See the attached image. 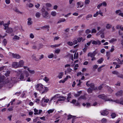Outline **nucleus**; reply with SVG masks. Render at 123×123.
I'll return each instance as SVG.
<instances>
[{
	"label": "nucleus",
	"instance_id": "f257e3e1",
	"mask_svg": "<svg viewBox=\"0 0 123 123\" xmlns=\"http://www.w3.org/2000/svg\"><path fill=\"white\" fill-rule=\"evenodd\" d=\"M35 88L37 90L41 93L42 94L46 93L48 90L49 89L47 87H44L41 84H37L35 86Z\"/></svg>",
	"mask_w": 123,
	"mask_h": 123
},
{
	"label": "nucleus",
	"instance_id": "f03ea898",
	"mask_svg": "<svg viewBox=\"0 0 123 123\" xmlns=\"http://www.w3.org/2000/svg\"><path fill=\"white\" fill-rule=\"evenodd\" d=\"M98 97L104 100L105 101H113L110 98H107V96L104 94L99 95Z\"/></svg>",
	"mask_w": 123,
	"mask_h": 123
},
{
	"label": "nucleus",
	"instance_id": "7ed1b4c3",
	"mask_svg": "<svg viewBox=\"0 0 123 123\" xmlns=\"http://www.w3.org/2000/svg\"><path fill=\"white\" fill-rule=\"evenodd\" d=\"M43 17L47 19H49L50 18V17L49 16L48 12H46L42 13Z\"/></svg>",
	"mask_w": 123,
	"mask_h": 123
},
{
	"label": "nucleus",
	"instance_id": "20e7f679",
	"mask_svg": "<svg viewBox=\"0 0 123 123\" xmlns=\"http://www.w3.org/2000/svg\"><path fill=\"white\" fill-rule=\"evenodd\" d=\"M18 63L17 62H13L12 63V66L13 68H19Z\"/></svg>",
	"mask_w": 123,
	"mask_h": 123
},
{
	"label": "nucleus",
	"instance_id": "39448f33",
	"mask_svg": "<svg viewBox=\"0 0 123 123\" xmlns=\"http://www.w3.org/2000/svg\"><path fill=\"white\" fill-rule=\"evenodd\" d=\"M12 55L13 58L16 59H18L21 58L20 56L17 54H14V53H12Z\"/></svg>",
	"mask_w": 123,
	"mask_h": 123
},
{
	"label": "nucleus",
	"instance_id": "423d86ee",
	"mask_svg": "<svg viewBox=\"0 0 123 123\" xmlns=\"http://www.w3.org/2000/svg\"><path fill=\"white\" fill-rule=\"evenodd\" d=\"M59 98L58 99V101H64L66 99V97L63 96H60Z\"/></svg>",
	"mask_w": 123,
	"mask_h": 123
},
{
	"label": "nucleus",
	"instance_id": "0eeeda50",
	"mask_svg": "<svg viewBox=\"0 0 123 123\" xmlns=\"http://www.w3.org/2000/svg\"><path fill=\"white\" fill-rule=\"evenodd\" d=\"M123 91L122 90H121L117 92L116 94L117 96H122V95Z\"/></svg>",
	"mask_w": 123,
	"mask_h": 123
},
{
	"label": "nucleus",
	"instance_id": "6e6552de",
	"mask_svg": "<svg viewBox=\"0 0 123 123\" xmlns=\"http://www.w3.org/2000/svg\"><path fill=\"white\" fill-rule=\"evenodd\" d=\"M60 94H57L55 95L53 97H52L51 99L50 100V101H51V100H53L54 98H59L60 97Z\"/></svg>",
	"mask_w": 123,
	"mask_h": 123
},
{
	"label": "nucleus",
	"instance_id": "1a4fd4ad",
	"mask_svg": "<svg viewBox=\"0 0 123 123\" xmlns=\"http://www.w3.org/2000/svg\"><path fill=\"white\" fill-rule=\"evenodd\" d=\"M13 30L11 28L8 27L6 32L7 33H10L12 32Z\"/></svg>",
	"mask_w": 123,
	"mask_h": 123
},
{
	"label": "nucleus",
	"instance_id": "9d476101",
	"mask_svg": "<svg viewBox=\"0 0 123 123\" xmlns=\"http://www.w3.org/2000/svg\"><path fill=\"white\" fill-rule=\"evenodd\" d=\"M18 63H19L18 64L19 68L21 67H23V66L24 62L23 61L21 60Z\"/></svg>",
	"mask_w": 123,
	"mask_h": 123
},
{
	"label": "nucleus",
	"instance_id": "9b49d317",
	"mask_svg": "<svg viewBox=\"0 0 123 123\" xmlns=\"http://www.w3.org/2000/svg\"><path fill=\"white\" fill-rule=\"evenodd\" d=\"M49 25H45L41 27V28L42 29L44 30L45 29H48V31H49Z\"/></svg>",
	"mask_w": 123,
	"mask_h": 123
},
{
	"label": "nucleus",
	"instance_id": "f8f14e48",
	"mask_svg": "<svg viewBox=\"0 0 123 123\" xmlns=\"http://www.w3.org/2000/svg\"><path fill=\"white\" fill-rule=\"evenodd\" d=\"M109 113V112L107 111H102L101 113V115H106Z\"/></svg>",
	"mask_w": 123,
	"mask_h": 123
},
{
	"label": "nucleus",
	"instance_id": "ddd939ff",
	"mask_svg": "<svg viewBox=\"0 0 123 123\" xmlns=\"http://www.w3.org/2000/svg\"><path fill=\"white\" fill-rule=\"evenodd\" d=\"M92 14H88L86 17V18L87 20H89L90 18H91L92 17Z\"/></svg>",
	"mask_w": 123,
	"mask_h": 123
},
{
	"label": "nucleus",
	"instance_id": "4468645a",
	"mask_svg": "<svg viewBox=\"0 0 123 123\" xmlns=\"http://www.w3.org/2000/svg\"><path fill=\"white\" fill-rule=\"evenodd\" d=\"M81 99L86 100V98L85 95L81 96L78 98V100H80Z\"/></svg>",
	"mask_w": 123,
	"mask_h": 123
},
{
	"label": "nucleus",
	"instance_id": "2eb2a0df",
	"mask_svg": "<svg viewBox=\"0 0 123 123\" xmlns=\"http://www.w3.org/2000/svg\"><path fill=\"white\" fill-rule=\"evenodd\" d=\"M32 57L33 59L35 61H39L38 58H36V56L35 55H32Z\"/></svg>",
	"mask_w": 123,
	"mask_h": 123
},
{
	"label": "nucleus",
	"instance_id": "dca6fc26",
	"mask_svg": "<svg viewBox=\"0 0 123 123\" xmlns=\"http://www.w3.org/2000/svg\"><path fill=\"white\" fill-rule=\"evenodd\" d=\"M44 100V102L45 103H48L49 101V100L48 99H45L44 98H43L41 100V102L42 103L43 101Z\"/></svg>",
	"mask_w": 123,
	"mask_h": 123
},
{
	"label": "nucleus",
	"instance_id": "f3484780",
	"mask_svg": "<svg viewBox=\"0 0 123 123\" xmlns=\"http://www.w3.org/2000/svg\"><path fill=\"white\" fill-rule=\"evenodd\" d=\"M63 72H61L59 73L58 75V77L59 79H61L62 77V76L63 75Z\"/></svg>",
	"mask_w": 123,
	"mask_h": 123
},
{
	"label": "nucleus",
	"instance_id": "a211bd4d",
	"mask_svg": "<svg viewBox=\"0 0 123 123\" xmlns=\"http://www.w3.org/2000/svg\"><path fill=\"white\" fill-rule=\"evenodd\" d=\"M90 87L91 88H92V89H93L94 90H95V89L94 88V84L93 83H91L90 84Z\"/></svg>",
	"mask_w": 123,
	"mask_h": 123
},
{
	"label": "nucleus",
	"instance_id": "6ab92c4d",
	"mask_svg": "<svg viewBox=\"0 0 123 123\" xmlns=\"http://www.w3.org/2000/svg\"><path fill=\"white\" fill-rule=\"evenodd\" d=\"M27 70L29 71V72L30 73L32 74H34L35 72V71L34 70H31L29 68H28Z\"/></svg>",
	"mask_w": 123,
	"mask_h": 123
},
{
	"label": "nucleus",
	"instance_id": "aec40b11",
	"mask_svg": "<svg viewBox=\"0 0 123 123\" xmlns=\"http://www.w3.org/2000/svg\"><path fill=\"white\" fill-rule=\"evenodd\" d=\"M112 25L108 24L106 25V28L107 29H109L111 27Z\"/></svg>",
	"mask_w": 123,
	"mask_h": 123
},
{
	"label": "nucleus",
	"instance_id": "412c9836",
	"mask_svg": "<svg viewBox=\"0 0 123 123\" xmlns=\"http://www.w3.org/2000/svg\"><path fill=\"white\" fill-rule=\"evenodd\" d=\"M103 60H104L103 58H101L100 59H99L98 61L97 62H98L99 63H101L103 61Z\"/></svg>",
	"mask_w": 123,
	"mask_h": 123
},
{
	"label": "nucleus",
	"instance_id": "4be33fe9",
	"mask_svg": "<svg viewBox=\"0 0 123 123\" xmlns=\"http://www.w3.org/2000/svg\"><path fill=\"white\" fill-rule=\"evenodd\" d=\"M78 57V54L77 53L76 54L75 53L74 55V58L75 59V58L77 59Z\"/></svg>",
	"mask_w": 123,
	"mask_h": 123
},
{
	"label": "nucleus",
	"instance_id": "5701e85b",
	"mask_svg": "<svg viewBox=\"0 0 123 123\" xmlns=\"http://www.w3.org/2000/svg\"><path fill=\"white\" fill-rule=\"evenodd\" d=\"M66 20L64 18H62V19H61L58 21L57 23H58L61 22H64Z\"/></svg>",
	"mask_w": 123,
	"mask_h": 123
},
{
	"label": "nucleus",
	"instance_id": "b1692460",
	"mask_svg": "<svg viewBox=\"0 0 123 123\" xmlns=\"http://www.w3.org/2000/svg\"><path fill=\"white\" fill-rule=\"evenodd\" d=\"M74 116H73L71 115H68V120H69L71 119L72 118H73V117H75Z\"/></svg>",
	"mask_w": 123,
	"mask_h": 123
},
{
	"label": "nucleus",
	"instance_id": "393cba45",
	"mask_svg": "<svg viewBox=\"0 0 123 123\" xmlns=\"http://www.w3.org/2000/svg\"><path fill=\"white\" fill-rule=\"evenodd\" d=\"M105 66V65H102V66H100V67H99L98 68V69H97L98 71V72H100L101 71V68H102L104 67Z\"/></svg>",
	"mask_w": 123,
	"mask_h": 123
},
{
	"label": "nucleus",
	"instance_id": "a878e982",
	"mask_svg": "<svg viewBox=\"0 0 123 123\" xmlns=\"http://www.w3.org/2000/svg\"><path fill=\"white\" fill-rule=\"evenodd\" d=\"M60 44H55V45H51L50 47H51L54 48V47H58L60 45Z\"/></svg>",
	"mask_w": 123,
	"mask_h": 123
},
{
	"label": "nucleus",
	"instance_id": "bb28decb",
	"mask_svg": "<svg viewBox=\"0 0 123 123\" xmlns=\"http://www.w3.org/2000/svg\"><path fill=\"white\" fill-rule=\"evenodd\" d=\"M98 52V51L97 50L94 51L92 53L93 54V56H95L96 55L97 53Z\"/></svg>",
	"mask_w": 123,
	"mask_h": 123
},
{
	"label": "nucleus",
	"instance_id": "cd10ccee",
	"mask_svg": "<svg viewBox=\"0 0 123 123\" xmlns=\"http://www.w3.org/2000/svg\"><path fill=\"white\" fill-rule=\"evenodd\" d=\"M91 32V31L89 29H87L85 31V32L87 34H88L90 33Z\"/></svg>",
	"mask_w": 123,
	"mask_h": 123
},
{
	"label": "nucleus",
	"instance_id": "c85d7f7f",
	"mask_svg": "<svg viewBox=\"0 0 123 123\" xmlns=\"http://www.w3.org/2000/svg\"><path fill=\"white\" fill-rule=\"evenodd\" d=\"M87 55L88 56H90L91 57L94 56H93V54L91 52L88 53V54Z\"/></svg>",
	"mask_w": 123,
	"mask_h": 123
},
{
	"label": "nucleus",
	"instance_id": "c756f323",
	"mask_svg": "<svg viewBox=\"0 0 123 123\" xmlns=\"http://www.w3.org/2000/svg\"><path fill=\"white\" fill-rule=\"evenodd\" d=\"M111 117L112 118H113L115 117L116 116V115L115 113H113L111 114Z\"/></svg>",
	"mask_w": 123,
	"mask_h": 123
},
{
	"label": "nucleus",
	"instance_id": "7c9ffc66",
	"mask_svg": "<svg viewBox=\"0 0 123 123\" xmlns=\"http://www.w3.org/2000/svg\"><path fill=\"white\" fill-rule=\"evenodd\" d=\"M54 56V55L53 54H51L50 55H48V57L49 58H51Z\"/></svg>",
	"mask_w": 123,
	"mask_h": 123
},
{
	"label": "nucleus",
	"instance_id": "2f4dec72",
	"mask_svg": "<svg viewBox=\"0 0 123 123\" xmlns=\"http://www.w3.org/2000/svg\"><path fill=\"white\" fill-rule=\"evenodd\" d=\"M67 43L70 46H72L73 45V43L71 42H67Z\"/></svg>",
	"mask_w": 123,
	"mask_h": 123
},
{
	"label": "nucleus",
	"instance_id": "473e14b6",
	"mask_svg": "<svg viewBox=\"0 0 123 123\" xmlns=\"http://www.w3.org/2000/svg\"><path fill=\"white\" fill-rule=\"evenodd\" d=\"M10 73V71H7L6 73L5 74V75L6 76H8Z\"/></svg>",
	"mask_w": 123,
	"mask_h": 123
},
{
	"label": "nucleus",
	"instance_id": "72a5a7b5",
	"mask_svg": "<svg viewBox=\"0 0 123 123\" xmlns=\"http://www.w3.org/2000/svg\"><path fill=\"white\" fill-rule=\"evenodd\" d=\"M24 75L23 74H21L20 76V79L22 80V79H24Z\"/></svg>",
	"mask_w": 123,
	"mask_h": 123
},
{
	"label": "nucleus",
	"instance_id": "f704fd0d",
	"mask_svg": "<svg viewBox=\"0 0 123 123\" xmlns=\"http://www.w3.org/2000/svg\"><path fill=\"white\" fill-rule=\"evenodd\" d=\"M112 100L113 101H112L114 102H116L117 103L120 104V101L119 100L117 99L115 100Z\"/></svg>",
	"mask_w": 123,
	"mask_h": 123
},
{
	"label": "nucleus",
	"instance_id": "c9c22d12",
	"mask_svg": "<svg viewBox=\"0 0 123 123\" xmlns=\"http://www.w3.org/2000/svg\"><path fill=\"white\" fill-rule=\"evenodd\" d=\"M54 111V109H53V110H52V109L49 110L48 111H47L48 113L49 114L50 113H52V112H53Z\"/></svg>",
	"mask_w": 123,
	"mask_h": 123
},
{
	"label": "nucleus",
	"instance_id": "e433bc0d",
	"mask_svg": "<svg viewBox=\"0 0 123 123\" xmlns=\"http://www.w3.org/2000/svg\"><path fill=\"white\" fill-rule=\"evenodd\" d=\"M44 8H45V7L44 6H43L41 9V11L42 13H43V12H46L45 11V10L44 9Z\"/></svg>",
	"mask_w": 123,
	"mask_h": 123
},
{
	"label": "nucleus",
	"instance_id": "4c0bfd02",
	"mask_svg": "<svg viewBox=\"0 0 123 123\" xmlns=\"http://www.w3.org/2000/svg\"><path fill=\"white\" fill-rule=\"evenodd\" d=\"M24 72L25 74V75H26V77H27L29 75V74L28 72L26 71H25Z\"/></svg>",
	"mask_w": 123,
	"mask_h": 123
},
{
	"label": "nucleus",
	"instance_id": "58836bf2",
	"mask_svg": "<svg viewBox=\"0 0 123 123\" xmlns=\"http://www.w3.org/2000/svg\"><path fill=\"white\" fill-rule=\"evenodd\" d=\"M40 16V14L39 12H37L36 14V16L37 18H39Z\"/></svg>",
	"mask_w": 123,
	"mask_h": 123
},
{
	"label": "nucleus",
	"instance_id": "ea45409f",
	"mask_svg": "<svg viewBox=\"0 0 123 123\" xmlns=\"http://www.w3.org/2000/svg\"><path fill=\"white\" fill-rule=\"evenodd\" d=\"M7 42L6 40L5 39H4L3 40V42L5 46H6L7 43Z\"/></svg>",
	"mask_w": 123,
	"mask_h": 123
},
{
	"label": "nucleus",
	"instance_id": "a19ab883",
	"mask_svg": "<svg viewBox=\"0 0 123 123\" xmlns=\"http://www.w3.org/2000/svg\"><path fill=\"white\" fill-rule=\"evenodd\" d=\"M4 78L3 77L0 76V83L3 81Z\"/></svg>",
	"mask_w": 123,
	"mask_h": 123
},
{
	"label": "nucleus",
	"instance_id": "79ce46f5",
	"mask_svg": "<svg viewBox=\"0 0 123 123\" xmlns=\"http://www.w3.org/2000/svg\"><path fill=\"white\" fill-rule=\"evenodd\" d=\"M92 89L90 88H89L87 90L88 92L89 93H91L92 92Z\"/></svg>",
	"mask_w": 123,
	"mask_h": 123
},
{
	"label": "nucleus",
	"instance_id": "37998d69",
	"mask_svg": "<svg viewBox=\"0 0 123 123\" xmlns=\"http://www.w3.org/2000/svg\"><path fill=\"white\" fill-rule=\"evenodd\" d=\"M82 37H80L78 38L77 39L78 41L79 42H80L82 40Z\"/></svg>",
	"mask_w": 123,
	"mask_h": 123
},
{
	"label": "nucleus",
	"instance_id": "c03bdc74",
	"mask_svg": "<svg viewBox=\"0 0 123 123\" xmlns=\"http://www.w3.org/2000/svg\"><path fill=\"white\" fill-rule=\"evenodd\" d=\"M20 38V37L16 35L14 36L13 39H15L17 40H19Z\"/></svg>",
	"mask_w": 123,
	"mask_h": 123
},
{
	"label": "nucleus",
	"instance_id": "a18cd8bd",
	"mask_svg": "<svg viewBox=\"0 0 123 123\" xmlns=\"http://www.w3.org/2000/svg\"><path fill=\"white\" fill-rule=\"evenodd\" d=\"M85 47L83 49V51L84 52H85L87 49V46H86V44L85 45Z\"/></svg>",
	"mask_w": 123,
	"mask_h": 123
},
{
	"label": "nucleus",
	"instance_id": "49530a36",
	"mask_svg": "<svg viewBox=\"0 0 123 123\" xmlns=\"http://www.w3.org/2000/svg\"><path fill=\"white\" fill-rule=\"evenodd\" d=\"M117 41L116 39H112L110 40V42L111 43H113V42Z\"/></svg>",
	"mask_w": 123,
	"mask_h": 123
},
{
	"label": "nucleus",
	"instance_id": "de8ad7c7",
	"mask_svg": "<svg viewBox=\"0 0 123 123\" xmlns=\"http://www.w3.org/2000/svg\"><path fill=\"white\" fill-rule=\"evenodd\" d=\"M44 57V56L43 55H42L40 56V57H39V58L38 59L39 60V61L41 60V59H43Z\"/></svg>",
	"mask_w": 123,
	"mask_h": 123
},
{
	"label": "nucleus",
	"instance_id": "09e8293b",
	"mask_svg": "<svg viewBox=\"0 0 123 123\" xmlns=\"http://www.w3.org/2000/svg\"><path fill=\"white\" fill-rule=\"evenodd\" d=\"M15 72L18 74H19L22 72L21 70H18L17 71H16Z\"/></svg>",
	"mask_w": 123,
	"mask_h": 123
},
{
	"label": "nucleus",
	"instance_id": "8fccbe9b",
	"mask_svg": "<svg viewBox=\"0 0 123 123\" xmlns=\"http://www.w3.org/2000/svg\"><path fill=\"white\" fill-rule=\"evenodd\" d=\"M112 73L113 74L117 75H118L119 74V73L117 72L116 71H114L112 72Z\"/></svg>",
	"mask_w": 123,
	"mask_h": 123
},
{
	"label": "nucleus",
	"instance_id": "3c124183",
	"mask_svg": "<svg viewBox=\"0 0 123 123\" xmlns=\"http://www.w3.org/2000/svg\"><path fill=\"white\" fill-rule=\"evenodd\" d=\"M122 27V26L121 25H117V26L116 27V28L117 29H121V28Z\"/></svg>",
	"mask_w": 123,
	"mask_h": 123
},
{
	"label": "nucleus",
	"instance_id": "603ef678",
	"mask_svg": "<svg viewBox=\"0 0 123 123\" xmlns=\"http://www.w3.org/2000/svg\"><path fill=\"white\" fill-rule=\"evenodd\" d=\"M14 11L15 12H18L19 13H20L21 14H23L22 12H20L19 11V10H18V9H16L14 10Z\"/></svg>",
	"mask_w": 123,
	"mask_h": 123
},
{
	"label": "nucleus",
	"instance_id": "864d4df0",
	"mask_svg": "<svg viewBox=\"0 0 123 123\" xmlns=\"http://www.w3.org/2000/svg\"><path fill=\"white\" fill-rule=\"evenodd\" d=\"M60 50L59 49H58L56 50H55V53L57 54H58L60 52Z\"/></svg>",
	"mask_w": 123,
	"mask_h": 123
},
{
	"label": "nucleus",
	"instance_id": "5fc2aeb1",
	"mask_svg": "<svg viewBox=\"0 0 123 123\" xmlns=\"http://www.w3.org/2000/svg\"><path fill=\"white\" fill-rule=\"evenodd\" d=\"M97 32V31L95 29H93L91 33H96Z\"/></svg>",
	"mask_w": 123,
	"mask_h": 123
},
{
	"label": "nucleus",
	"instance_id": "6e6d98bb",
	"mask_svg": "<svg viewBox=\"0 0 123 123\" xmlns=\"http://www.w3.org/2000/svg\"><path fill=\"white\" fill-rule=\"evenodd\" d=\"M56 14V12H53L51 13V15L53 16H55Z\"/></svg>",
	"mask_w": 123,
	"mask_h": 123
},
{
	"label": "nucleus",
	"instance_id": "4d7b16f0",
	"mask_svg": "<svg viewBox=\"0 0 123 123\" xmlns=\"http://www.w3.org/2000/svg\"><path fill=\"white\" fill-rule=\"evenodd\" d=\"M71 98V93H69L68 95L67 98L68 99H70Z\"/></svg>",
	"mask_w": 123,
	"mask_h": 123
},
{
	"label": "nucleus",
	"instance_id": "13d9d810",
	"mask_svg": "<svg viewBox=\"0 0 123 123\" xmlns=\"http://www.w3.org/2000/svg\"><path fill=\"white\" fill-rule=\"evenodd\" d=\"M76 101V100L75 99H73L72 101L71 102V103L73 104H75Z\"/></svg>",
	"mask_w": 123,
	"mask_h": 123
},
{
	"label": "nucleus",
	"instance_id": "bf43d9fd",
	"mask_svg": "<svg viewBox=\"0 0 123 123\" xmlns=\"http://www.w3.org/2000/svg\"><path fill=\"white\" fill-rule=\"evenodd\" d=\"M73 45H75L77 43L78 41L76 40H74L73 41Z\"/></svg>",
	"mask_w": 123,
	"mask_h": 123
},
{
	"label": "nucleus",
	"instance_id": "052dcab7",
	"mask_svg": "<svg viewBox=\"0 0 123 123\" xmlns=\"http://www.w3.org/2000/svg\"><path fill=\"white\" fill-rule=\"evenodd\" d=\"M92 43L93 44L96 45L97 44V41L93 40L92 41Z\"/></svg>",
	"mask_w": 123,
	"mask_h": 123
},
{
	"label": "nucleus",
	"instance_id": "680f3d73",
	"mask_svg": "<svg viewBox=\"0 0 123 123\" xmlns=\"http://www.w3.org/2000/svg\"><path fill=\"white\" fill-rule=\"evenodd\" d=\"M90 2V0H86L85 1V3L86 4H89Z\"/></svg>",
	"mask_w": 123,
	"mask_h": 123
},
{
	"label": "nucleus",
	"instance_id": "e2e57ef3",
	"mask_svg": "<svg viewBox=\"0 0 123 123\" xmlns=\"http://www.w3.org/2000/svg\"><path fill=\"white\" fill-rule=\"evenodd\" d=\"M46 6L48 7H49L51 6V5L50 3H47L46 4Z\"/></svg>",
	"mask_w": 123,
	"mask_h": 123
},
{
	"label": "nucleus",
	"instance_id": "0e129e2a",
	"mask_svg": "<svg viewBox=\"0 0 123 123\" xmlns=\"http://www.w3.org/2000/svg\"><path fill=\"white\" fill-rule=\"evenodd\" d=\"M114 50V46H112V47L111 48V49L110 50V51L111 52H113Z\"/></svg>",
	"mask_w": 123,
	"mask_h": 123
},
{
	"label": "nucleus",
	"instance_id": "69168bd1",
	"mask_svg": "<svg viewBox=\"0 0 123 123\" xmlns=\"http://www.w3.org/2000/svg\"><path fill=\"white\" fill-rule=\"evenodd\" d=\"M44 80L45 81L47 82L49 80V79L47 77H45V78L44 79Z\"/></svg>",
	"mask_w": 123,
	"mask_h": 123
},
{
	"label": "nucleus",
	"instance_id": "338daca9",
	"mask_svg": "<svg viewBox=\"0 0 123 123\" xmlns=\"http://www.w3.org/2000/svg\"><path fill=\"white\" fill-rule=\"evenodd\" d=\"M98 14V12L97 11L96 12V13L95 14L93 15V17H96Z\"/></svg>",
	"mask_w": 123,
	"mask_h": 123
},
{
	"label": "nucleus",
	"instance_id": "774afa93",
	"mask_svg": "<svg viewBox=\"0 0 123 123\" xmlns=\"http://www.w3.org/2000/svg\"><path fill=\"white\" fill-rule=\"evenodd\" d=\"M10 0H6L5 2L7 4H9L10 3Z\"/></svg>",
	"mask_w": 123,
	"mask_h": 123
}]
</instances>
